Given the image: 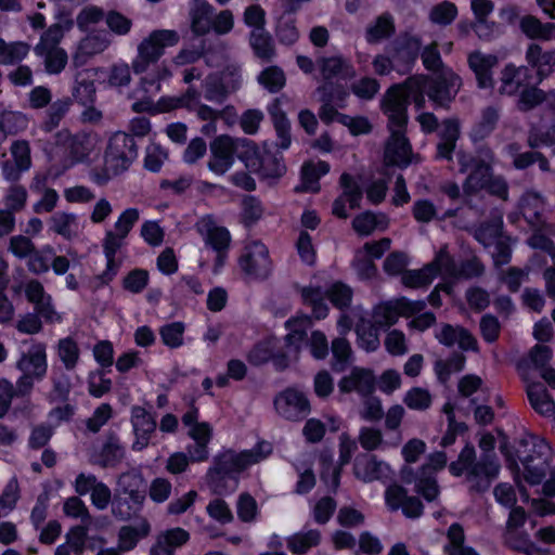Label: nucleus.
<instances>
[{"label": "nucleus", "mask_w": 555, "mask_h": 555, "mask_svg": "<svg viewBox=\"0 0 555 555\" xmlns=\"http://www.w3.org/2000/svg\"><path fill=\"white\" fill-rule=\"evenodd\" d=\"M416 491L427 501H434L439 494V486L434 473L428 467H421L417 475Z\"/></svg>", "instance_id": "59"}, {"label": "nucleus", "mask_w": 555, "mask_h": 555, "mask_svg": "<svg viewBox=\"0 0 555 555\" xmlns=\"http://www.w3.org/2000/svg\"><path fill=\"white\" fill-rule=\"evenodd\" d=\"M421 50V38L408 31L400 34L385 49L391 55L400 75H406L412 70Z\"/></svg>", "instance_id": "10"}, {"label": "nucleus", "mask_w": 555, "mask_h": 555, "mask_svg": "<svg viewBox=\"0 0 555 555\" xmlns=\"http://www.w3.org/2000/svg\"><path fill=\"white\" fill-rule=\"evenodd\" d=\"M258 82L271 93L282 90L286 83L284 72L278 66L264 68L257 77Z\"/></svg>", "instance_id": "57"}, {"label": "nucleus", "mask_w": 555, "mask_h": 555, "mask_svg": "<svg viewBox=\"0 0 555 555\" xmlns=\"http://www.w3.org/2000/svg\"><path fill=\"white\" fill-rule=\"evenodd\" d=\"M501 465L495 454H482L477 459L472 443L461 450L457 459L449 464V472L455 477L465 476L472 492H486L498 478Z\"/></svg>", "instance_id": "2"}, {"label": "nucleus", "mask_w": 555, "mask_h": 555, "mask_svg": "<svg viewBox=\"0 0 555 555\" xmlns=\"http://www.w3.org/2000/svg\"><path fill=\"white\" fill-rule=\"evenodd\" d=\"M180 36L176 30L157 29L145 37L137 48V56L131 63L135 74H142L157 63L164 55L166 48L178 44Z\"/></svg>", "instance_id": "5"}, {"label": "nucleus", "mask_w": 555, "mask_h": 555, "mask_svg": "<svg viewBox=\"0 0 555 555\" xmlns=\"http://www.w3.org/2000/svg\"><path fill=\"white\" fill-rule=\"evenodd\" d=\"M518 29L531 41H550L554 37L555 24L544 23L533 14H524L519 18Z\"/></svg>", "instance_id": "29"}, {"label": "nucleus", "mask_w": 555, "mask_h": 555, "mask_svg": "<svg viewBox=\"0 0 555 555\" xmlns=\"http://www.w3.org/2000/svg\"><path fill=\"white\" fill-rule=\"evenodd\" d=\"M246 139L233 138L229 134L216 137L209 144L210 157L207 167L216 175L222 176L233 166L235 153L240 146L249 147Z\"/></svg>", "instance_id": "8"}, {"label": "nucleus", "mask_w": 555, "mask_h": 555, "mask_svg": "<svg viewBox=\"0 0 555 555\" xmlns=\"http://www.w3.org/2000/svg\"><path fill=\"white\" fill-rule=\"evenodd\" d=\"M117 491L135 504H143L146 498V482L138 469L127 470L118 476Z\"/></svg>", "instance_id": "27"}, {"label": "nucleus", "mask_w": 555, "mask_h": 555, "mask_svg": "<svg viewBox=\"0 0 555 555\" xmlns=\"http://www.w3.org/2000/svg\"><path fill=\"white\" fill-rule=\"evenodd\" d=\"M195 228L203 236L205 244L217 253L216 267H222L231 243L230 232L224 227L217 225L211 216L201 218Z\"/></svg>", "instance_id": "13"}, {"label": "nucleus", "mask_w": 555, "mask_h": 555, "mask_svg": "<svg viewBox=\"0 0 555 555\" xmlns=\"http://www.w3.org/2000/svg\"><path fill=\"white\" fill-rule=\"evenodd\" d=\"M11 159L0 164L1 175L8 182H17L23 172L31 168V149L27 140H15L10 145Z\"/></svg>", "instance_id": "15"}, {"label": "nucleus", "mask_w": 555, "mask_h": 555, "mask_svg": "<svg viewBox=\"0 0 555 555\" xmlns=\"http://www.w3.org/2000/svg\"><path fill=\"white\" fill-rule=\"evenodd\" d=\"M185 326L182 322H172L159 328V335L164 345L169 348H179L183 345Z\"/></svg>", "instance_id": "62"}, {"label": "nucleus", "mask_w": 555, "mask_h": 555, "mask_svg": "<svg viewBox=\"0 0 555 555\" xmlns=\"http://www.w3.org/2000/svg\"><path fill=\"white\" fill-rule=\"evenodd\" d=\"M25 296L34 305L35 311L47 321L60 320L55 312L52 298L46 293L42 283L38 280H30L25 284Z\"/></svg>", "instance_id": "24"}, {"label": "nucleus", "mask_w": 555, "mask_h": 555, "mask_svg": "<svg viewBox=\"0 0 555 555\" xmlns=\"http://www.w3.org/2000/svg\"><path fill=\"white\" fill-rule=\"evenodd\" d=\"M457 14L459 9L456 4L446 0L430 8L428 20L434 25L447 27L456 20Z\"/></svg>", "instance_id": "50"}, {"label": "nucleus", "mask_w": 555, "mask_h": 555, "mask_svg": "<svg viewBox=\"0 0 555 555\" xmlns=\"http://www.w3.org/2000/svg\"><path fill=\"white\" fill-rule=\"evenodd\" d=\"M467 64L474 73L477 86L480 89L493 87V68L499 64V59L494 54H486L479 50L472 51L467 55Z\"/></svg>", "instance_id": "19"}, {"label": "nucleus", "mask_w": 555, "mask_h": 555, "mask_svg": "<svg viewBox=\"0 0 555 555\" xmlns=\"http://www.w3.org/2000/svg\"><path fill=\"white\" fill-rule=\"evenodd\" d=\"M138 153L139 146L131 134L126 131L115 132L105 149V171L114 176L126 171L137 159Z\"/></svg>", "instance_id": "6"}, {"label": "nucleus", "mask_w": 555, "mask_h": 555, "mask_svg": "<svg viewBox=\"0 0 555 555\" xmlns=\"http://www.w3.org/2000/svg\"><path fill=\"white\" fill-rule=\"evenodd\" d=\"M378 328L372 321L360 319L356 325L359 346L366 351H375L379 347Z\"/></svg>", "instance_id": "48"}, {"label": "nucleus", "mask_w": 555, "mask_h": 555, "mask_svg": "<svg viewBox=\"0 0 555 555\" xmlns=\"http://www.w3.org/2000/svg\"><path fill=\"white\" fill-rule=\"evenodd\" d=\"M54 143L65 150L73 162L85 160L91 152L90 135L85 132L70 133L67 129L57 131Z\"/></svg>", "instance_id": "18"}, {"label": "nucleus", "mask_w": 555, "mask_h": 555, "mask_svg": "<svg viewBox=\"0 0 555 555\" xmlns=\"http://www.w3.org/2000/svg\"><path fill=\"white\" fill-rule=\"evenodd\" d=\"M268 112L278 135V146L283 150L288 149L292 142L291 122L281 107V100L279 98L269 106Z\"/></svg>", "instance_id": "36"}, {"label": "nucleus", "mask_w": 555, "mask_h": 555, "mask_svg": "<svg viewBox=\"0 0 555 555\" xmlns=\"http://www.w3.org/2000/svg\"><path fill=\"white\" fill-rule=\"evenodd\" d=\"M57 357L67 371L74 370L80 358V348L73 337H65L57 341Z\"/></svg>", "instance_id": "51"}, {"label": "nucleus", "mask_w": 555, "mask_h": 555, "mask_svg": "<svg viewBox=\"0 0 555 555\" xmlns=\"http://www.w3.org/2000/svg\"><path fill=\"white\" fill-rule=\"evenodd\" d=\"M321 542V532L317 529H310L306 532H297L287 538V548L296 555H302Z\"/></svg>", "instance_id": "46"}, {"label": "nucleus", "mask_w": 555, "mask_h": 555, "mask_svg": "<svg viewBox=\"0 0 555 555\" xmlns=\"http://www.w3.org/2000/svg\"><path fill=\"white\" fill-rule=\"evenodd\" d=\"M491 175L492 169L479 165L475 169L470 170L463 183L464 194L473 196L486 189Z\"/></svg>", "instance_id": "52"}, {"label": "nucleus", "mask_w": 555, "mask_h": 555, "mask_svg": "<svg viewBox=\"0 0 555 555\" xmlns=\"http://www.w3.org/2000/svg\"><path fill=\"white\" fill-rule=\"evenodd\" d=\"M527 395L531 406L538 413L546 416L554 414L555 402L541 384L532 383L528 385Z\"/></svg>", "instance_id": "42"}, {"label": "nucleus", "mask_w": 555, "mask_h": 555, "mask_svg": "<svg viewBox=\"0 0 555 555\" xmlns=\"http://www.w3.org/2000/svg\"><path fill=\"white\" fill-rule=\"evenodd\" d=\"M393 18L389 13L378 16L375 22L367 26L365 39L369 43H377L395 34Z\"/></svg>", "instance_id": "45"}, {"label": "nucleus", "mask_w": 555, "mask_h": 555, "mask_svg": "<svg viewBox=\"0 0 555 555\" xmlns=\"http://www.w3.org/2000/svg\"><path fill=\"white\" fill-rule=\"evenodd\" d=\"M503 220L501 216L492 218L490 221L481 223L475 230V238L485 247L493 245L499 238H503L502 234Z\"/></svg>", "instance_id": "47"}, {"label": "nucleus", "mask_w": 555, "mask_h": 555, "mask_svg": "<svg viewBox=\"0 0 555 555\" xmlns=\"http://www.w3.org/2000/svg\"><path fill=\"white\" fill-rule=\"evenodd\" d=\"M272 452V444L266 440H261L253 449L242 452L225 450L214 459V466L210 467L208 476L214 483H217L227 476L238 474L249 466L262 462Z\"/></svg>", "instance_id": "3"}, {"label": "nucleus", "mask_w": 555, "mask_h": 555, "mask_svg": "<svg viewBox=\"0 0 555 555\" xmlns=\"http://www.w3.org/2000/svg\"><path fill=\"white\" fill-rule=\"evenodd\" d=\"M435 337L446 347H453L457 345L459 348L464 351L478 350V344L474 335L468 330L460 325L454 326L449 323H443Z\"/></svg>", "instance_id": "21"}, {"label": "nucleus", "mask_w": 555, "mask_h": 555, "mask_svg": "<svg viewBox=\"0 0 555 555\" xmlns=\"http://www.w3.org/2000/svg\"><path fill=\"white\" fill-rule=\"evenodd\" d=\"M249 44L254 54L264 63L272 62L276 55L273 38L266 29L251 30Z\"/></svg>", "instance_id": "38"}, {"label": "nucleus", "mask_w": 555, "mask_h": 555, "mask_svg": "<svg viewBox=\"0 0 555 555\" xmlns=\"http://www.w3.org/2000/svg\"><path fill=\"white\" fill-rule=\"evenodd\" d=\"M388 470V465L377 461L374 455H361L356 459L353 472L358 479L371 482L380 479Z\"/></svg>", "instance_id": "33"}, {"label": "nucleus", "mask_w": 555, "mask_h": 555, "mask_svg": "<svg viewBox=\"0 0 555 555\" xmlns=\"http://www.w3.org/2000/svg\"><path fill=\"white\" fill-rule=\"evenodd\" d=\"M409 93L404 82L390 87L382 99V109L387 116L388 129L406 128Z\"/></svg>", "instance_id": "12"}, {"label": "nucleus", "mask_w": 555, "mask_h": 555, "mask_svg": "<svg viewBox=\"0 0 555 555\" xmlns=\"http://www.w3.org/2000/svg\"><path fill=\"white\" fill-rule=\"evenodd\" d=\"M142 506L143 504H135L130 501L129 498L115 494L111 502V513L116 519L127 521L135 516L141 511Z\"/></svg>", "instance_id": "58"}, {"label": "nucleus", "mask_w": 555, "mask_h": 555, "mask_svg": "<svg viewBox=\"0 0 555 555\" xmlns=\"http://www.w3.org/2000/svg\"><path fill=\"white\" fill-rule=\"evenodd\" d=\"M527 64L535 69V75L540 81L548 77L555 68V49L544 51L537 42L528 44L525 52Z\"/></svg>", "instance_id": "25"}, {"label": "nucleus", "mask_w": 555, "mask_h": 555, "mask_svg": "<svg viewBox=\"0 0 555 555\" xmlns=\"http://www.w3.org/2000/svg\"><path fill=\"white\" fill-rule=\"evenodd\" d=\"M189 540L190 533L180 527L160 531L157 533L149 555H175L176 550Z\"/></svg>", "instance_id": "26"}, {"label": "nucleus", "mask_w": 555, "mask_h": 555, "mask_svg": "<svg viewBox=\"0 0 555 555\" xmlns=\"http://www.w3.org/2000/svg\"><path fill=\"white\" fill-rule=\"evenodd\" d=\"M427 266L430 268L433 278L440 274L443 278L455 280L457 264L454 258L449 254L447 246L441 247L435 259Z\"/></svg>", "instance_id": "49"}, {"label": "nucleus", "mask_w": 555, "mask_h": 555, "mask_svg": "<svg viewBox=\"0 0 555 555\" xmlns=\"http://www.w3.org/2000/svg\"><path fill=\"white\" fill-rule=\"evenodd\" d=\"M503 541L509 548L521 552L526 555H533L539 552V548L530 540L529 535L525 532L517 531H504Z\"/></svg>", "instance_id": "55"}, {"label": "nucleus", "mask_w": 555, "mask_h": 555, "mask_svg": "<svg viewBox=\"0 0 555 555\" xmlns=\"http://www.w3.org/2000/svg\"><path fill=\"white\" fill-rule=\"evenodd\" d=\"M50 230L66 241L78 236L77 216L64 211L55 212L50 218Z\"/></svg>", "instance_id": "40"}, {"label": "nucleus", "mask_w": 555, "mask_h": 555, "mask_svg": "<svg viewBox=\"0 0 555 555\" xmlns=\"http://www.w3.org/2000/svg\"><path fill=\"white\" fill-rule=\"evenodd\" d=\"M64 37V29L60 24L51 25L40 37V41L34 48V52L39 56L49 75L61 74L68 63L66 51L60 47Z\"/></svg>", "instance_id": "7"}, {"label": "nucleus", "mask_w": 555, "mask_h": 555, "mask_svg": "<svg viewBox=\"0 0 555 555\" xmlns=\"http://www.w3.org/2000/svg\"><path fill=\"white\" fill-rule=\"evenodd\" d=\"M214 8L205 0H194L190 9L191 29L197 36L206 35L212 25Z\"/></svg>", "instance_id": "34"}, {"label": "nucleus", "mask_w": 555, "mask_h": 555, "mask_svg": "<svg viewBox=\"0 0 555 555\" xmlns=\"http://www.w3.org/2000/svg\"><path fill=\"white\" fill-rule=\"evenodd\" d=\"M111 43L106 33L91 34L80 40L78 51L74 56L75 64H82L87 57L102 53Z\"/></svg>", "instance_id": "35"}, {"label": "nucleus", "mask_w": 555, "mask_h": 555, "mask_svg": "<svg viewBox=\"0 0 555 555\" xmlns=\"http://www.w3.org/2000/svg\"><path fill=\"white\" fill-rule=\"evenodd\" d=\"M311 325V319L308 315H298L289 319L285 326L289 330V333L285 337L287 347L297 354L300 350V346L305 340L307 334L306 328Z\"/></svg>", "instance_id": "39"}, {"label": "nucleus", "mask_w": 555, "mask_h": 555, "mask_svg": "<svg viewBox=\"0 0 555 555\" xmlns=\"http://www.w3.org/2000/svg\"><path fill=\"white\" fill-rule=\"evenodd\" d=\"M546 91L535 87L526 85L519 92L517 107L521 112H529L537 106L545 103Z\"/></svg>", "instance_id": "56"}, {"label": "nucleus", "mask_w": 555, "mask_h": 555, "mask_svg": "<svg viewBox=\"0 0 555 555\" xmlns=\"http://www.w3.org/2000/svg\"><path fill=\"white\" fill-rule=\"evenodd\" d=\"M317 65L324 81H332L334 78L351 80L357 76L352 63L339 54L321 56L317 60Z\"/></svg>", "instance_id": "20"}, {"label": "nucleus", "mask_w": 555, "mask_h": 555, "mask_svg": "<svg viewBox=\"0 0 555 555\" xmlns=\"http://www.w3.org/2000/svg\"><path fill=\"white\" fill-rule=\"evenodd\" d=\"M400 314L398 301L396 305H379L374 309L373 323L378 327L390 326L398 321Z\"/></svg>", "instance_id": "64"}, {"label": "nucleus", "mask_w": 555, "mask_h": 555, "mask_svg": "<svg viewBox=\"0 0 555 555\" xmlns=\"http://www.w3.org/2000/svg\"><path fill=\"white\" fill-rule=\"evenodd\" d=\"M390 137L385 149L387 165L406 167L411 163L412 149L405 137L406 128L388 129Z\"/></svg>", "instance_id": "17"}, {"label": "nucleus", "mask_w": 555, "mask_h": 555, "mask_svg": "<svg viewBox=\"0 0 555 555\" xmlns=\"http://www.w3.org/2000/svg\"><path fill=\"white\" fill-rule=\"evenodd\" d=\"M131 424L135 436L132 450L142 451L149 446L150 437L156 429V422L144 408L137 405L131 410Z\"/></svg>", "instance_id": "22"}, {"label": "nucleus", "mask_w": 555, "mask_h": 555, "mask_svg": "<svg viewBox=\"0 0 555 555\" xmlns=\"http://www.w3.org/2000/svg\"><path fill=\"white\" fill-rule=\"evenodd\" d=\"M140 217L137 208L124 210L117 218L112 230L105 232L102 241L103 253L106 258V271L102 274L104 281H111L117 272L116 254L125 245V241L138 222Z\"/></svg>", "instance_id": "4"}, {"label": "nucleus", "mask_w": 555, "mask_h": 555, "mask_svg": "<svg viewBox=\"0 0 555 555\" xmlns=\"http://www.w3.org/2000/svg\"><path fill=\"white\" fill-rule=\"evenodd\" d=\"M205 99L209 102L222 104L230 95L224 89L217 74L208 75L204 82Z\"/></svg>", "instance_id": "63"}, {"label": "nucleus", "mask_w": 555, "mask_h": 555, "mask_svg": "<svg viewBox=\"0 0 555 555\" xmlns=\"http://www.w3.org/2000/svg\"><path fill=\"white\" fill-rule=\"evenodd\" d=\"M339 183L344 190L340 196L345 197L349 207L351 209L360 208L363 192L359 183L354 181L351 175L346 172L340 176Z\"/></svg>", "instance_id": "60"}, {"label": "nucleus", "mask_w": 555, "mask_h": 555, "mask_svg": "<svg viewBox=\"0 0 555 555\" xmlns=\"http://www.w3.org/2000/svg\"><path fill=\"white\" fill-rule=\"evenodd\" d=\"M338 387L341 392L357 391L362 396H369L375 388V377L370 370L356 367L340 379Z\"/></svg>", "instance_id": "30"}, {"label": "nucleus", "mask_w": 555, "mask_h": 555, "mask_svg": "<svg viewBox=\"0 0 555 555\" xmlns=\"http://www.w3.org/2000/svg\"><path fill=\"white\" fill-rule=\"evenodd\" d=\"M29 50V44L25 42L15 41L8 43L0 38V63L4 65L18 63L27 56Z\"/></svg>", "instance_id": "53"}, {"label": "nucleus", "mask_w": 555, "mask_h": 555, "mask_svg": "<svg viewBox=\"0 0 555 555\" xmlns=\"http://www.w3.org/2000/svg\"><path fill=\"white\" fill-rule=\"evenodd\" d=\"M462 86L461 77L451 68H443L426 81V93L436 105L447 107Z\"/></svg>", "instance_id": "11"}, {"label": "nucleus", "mask_w": 555, "mask_h": 555, "mask_svg": "<svg viewBox=\"0 0 555 555\" xmlns=\"http://www.w3.org/2000/svg\"><path fill=\"white\" fill-rule=\"evenodd\" d=\"M126 456L125 447L115 431H107L99 453L98 464L103 467H116Z\"/></svg>", "instance_id": "31"}, {"label": "nucleus", "mask_w": 555, "mask_h": 555, "mask_svg": "<svg viewBox=\"0 0 555 555\" xmlns=\"http://www.w3.org/2000/svg\"><path fill=\"white\" fill-rule=\"evenodd\" d=\"M20 371L41 379L47 373L46 345L36 344L26 353H23L16 363Z\"/></svg>", "instance_id": "28"}, {"label": "nucleus", "mask_w": 555, "mask_h": 555, "mask_svg": "<svg viewBox=\"0 0 555 555\" xmlns=\"http://www.w3.org/2000/svg\"><path fill=\"white\" fill-rule=\"evenodd\" d=\"M151 533V524L146 518H140L137 525L122 526L118 531L117 546L121 552L132 551L138 542Z\"/></svg>", "instance_id": "32"}, {"label": "nucleus", "mask_w": 555, "mask_h": 555, "mask_svg": "<svg viewBox=\"0 0 555 555\" xmlns=\"http://www.w3.org/2000/svg\"><path fill=\"white\" fill-rule=\"evenodd\" d=\"M242 158L248 170L258 173L263 179H278L282 177L286 170L281 157L269 151L260 153L255 145L251 144Z\"/></svg>", "instance_id": "14"}, {"label": "nucleus", "mask_w": 555, "mask_h": 555, "mask_svg": "<svg viewBox=\"0 0 555 555\" xmlns=\"http://www.w3.org/2000/svg\"><path fill=\"white\" fill-rule=\"evenodd\" d=\"M26 127L27 118L25 115L12 111L0 112V133L2 139H5L8 135L17 134L25 130Z\"/></svg>", "instance_id": "54"}, {"label": "nucleus", "mask_w": 555, "mask_h": 555, "mask_svg": "<svg viewBox=\"0 0 555 555\" xmlns=\"http://www.w3.org/2000/svg\"><path fill=\"white\" fill-rule=\"evenodd\" d=\"M278 413L286 420L298 421L310 413V403L307 397L296 390L286 389L274 399Z\"/></svg>", "instance_id": "16"}, {"label": "nucleus", "mask_w": 555, "mask_h": 555, "mask_svg": "<svg viewBox=\"0 0 555 555\" xmlns=\"http://www.w3.org/2000/svg\"><path fill=\"white\" fill-rule=\"evenodd\" d=\"M238 266L249 280H266L272 271V262L267 246L260 241L247 243L238 258Z\"/></svg>", "instance_id": "9"}, {"label": "nucleus", "mask_w": 555, "mask_h": 555, "mask_svg": "<svg viewBox=\"0 0 555 555\" xmlns=\"http://www.w3.org/2000/svg\"><path fill=\"white\" fill-rule=\"evenodd\" d=\"M519 209L526 221L533 228L543 223L544 201L535 192H526L519 201Z\"/></svg>", "instance_id": "37"}, {"label": "nucleus", "mask_w": 555, "mask_h": 555, "mask_svg": "<svg viewBox=\"0 0 555 555\" xmlns=\"http://www.w3.org/2000/svg\"><path fill=\"white\" fill-rule=\"evenodd\" d=\"M387 227L388 218L386 215H376L369 210L356 216L352 220L353 230L361 236L372 234L377 228L385 230Z\"/></svg>", "instance_id": "41"}, {"label": "nucleus", "mask_w": 555, "mask_h": 555, "mask_svg": "<svg viewBox=\"0 0 555 555\" xmlns=\"http://www.w3.org/2000/svg\"><path fill=\"white\" fill-rule=\"evenodd\" d=\"M531 79L530 70L527 66L507 64L501 70L499 93L502 95H515L525 88Z\"/></svg>", "instance_id": "23"}, {"label": "nucleus", "mask_w": 555, "mask_h": 555, "mask_svg": "<svg viewBox=\"0 0 555 555\" xmlns=\"http://www.w3.org/2000/svg\"><path fill=\"white\" fill-rule=\"evenodd\" d=\"M500 119V108L496 106H487L482 109L479 121L474 126L470 138L474 141L483 140L496 127Z\"/></svg>", "instance_id": "43"}, {"label": "nucleus", "mask_w": 555, "mask_h": 555, "mask_svg": "<svg viewBox=\"0 0 555 555\" xmlns=\"http://www.w3.org/2000/svg\"><path fill=\"white\" fill-rule=\"evenodd\" d=\"M516 456L524 465V478L530 485H539L550 473V478L543 485V493L555 496V454L544 439L533 435L519 438Z\"/></svg>", "instance_id": "1"}, {"label": "nucleus", "mask_w": 555, "mask_h": 555, "mask_svg": "<svg viewBox=\"0 0 555 555\" xmlns=\"http://www.w3.org/2000/svg\"><path fill=\"white\" fill-rule=\"evenodd\" d=\"M73 101L70 98H62L52 102L46 113V118L41 124V129L51 132L57 128L64 117L70 109Z\"/></svg>", "instance_id": "44"}, {"label": "nucleus", "mask_w": 555, "mask_h": 555, "mask_svg": "<svg viewBox=\"0 0 555 555\" xmlns=\"http://www.w3.org/2000/svg\"><path fill=\"white\" fill-rule=\"evenodd\" d=\"M12 185L7 190L4 195V204L7 210H12L13 214L22 211L27 202V190L16 182H11Z\"/></svg>", "instance_id": "61"}]
</instances>
